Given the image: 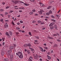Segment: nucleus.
Instances as JSON below:
<instances>
[{"label": "nucleus", "mask_w": 61, "mask_h": 61, "mask_svg": "<svg viewBox=\"0 0 61 61\" xmlns=\"http://www.w3.org/2000/svg\"><path fill=\"white\" fill-rule=\"evenodd\" d=\"M16 54L21 59L23 58V54L21 52H18L17 53H16Z\"/></svg>", "instance_id": "obj_1"}, {"label": "nucleus", "mask_w": 61, "mask_h": 61, "mask_svg": "<svg viewBox=\"0 0 61 61\" xmlns=\"http://www.w3.org/2000/svg\"><path fill=\"white\" fill-rule=\"evenodd\" d=\"M14 48L15 47H14V46H10L9 48L10 51H8V53L9 54L10 51L11 52H12V51H13V49H14Z\"/></svg>", "instance_id": "obj_2"}, {"label": "nucleus", "mask_w": 61, "mask_h": 61, "mask_svg": "<svg viewBox=\"0 0 61 61\" xmlns=\"http://www.w3.org/2000/svg\"><path fill=\"white\" fill-rule=\"evenodd\" d=\"M33 56L35 59H38V55L37 54H33Z\"/></svg>", "instance_id": "obj_3"}, {"label": "nucleus", "mask_w": 61, "mask_h": 61, "mask_svg": "<svg viewBox=\"0 0 61 61\" xmlns=\"http://www.w3.org/2000/svg\"><path fill=\"white\" fill-rule=\"evenodd\" d=\"M5 53V52H4V50H2L1 52V55L2 56H3L4 55Z\"/></svg>", "instance_id": "obj_4"}, {"label": "nucleus", "mask_w": 61, "mask_h": 61, "mask_svg": "<svg viewBox=\"0 0 61 61\" xmlns=\"http://www.w3.org/2000/svg\"><path fill=\"white\" fill-rule=\"evenodd\" d=\"M5 35L7 36H8V37L9 38H10L11 37H10V35L9 34L8 32H6L5 33Z\"/></svg>", "instance_id": "obj_5"}, {"label": "nucleus", "mask_w": 61, "mask_h": 61, "mask_svg": "<svg viewBox=\"0 0 61 61\" xmlns=\"http://www.w3.org/2000/svg\"><path fill=\"white\" fill-rule=\"evenodd\" d=\"M19 2V1L18 0H14V4H17Z\"/></svg>", "instance_id": "obj_6"}, {"label": "nucleus", "mask_w": 61, "mask_h": 61, "mask_svg": "<svg viewBox=\"0 0 61 61\" xmlns=\"http://www.w3.org/2000/svg\"><path fill=\"white\" fill-rule=\"evenodd\" d=\"M42 12H43V10H41L40 11H39L38 12L40 15H41L42 14Z\"/></svg>", "instance_id": "obj_7"}, {"label": "nucleus", "mask_w": 61, "mask_h": 61, "mask_svg": "<svg viewBox=\"0 0 61 61\" xmlns=\"http://www.w3.org/2000/svg\"><path fill=\"white\" fill-rule=\"evenodd\" d=\"M40 48L41 49V51L42 52H43V51H44V50H43V48L41 47H40Z\"/></svg>", "instance_id": "obj_8"}, {"label": "nucleus", "mask_w": 61, "mask_h": 61, "mask_svg": "<svg viewBox=\"0 0 61 61\" xmlns=\"http://www.w3.org/2000/svg\"><path fill=\"white\" fill-rule=\"evenodd\" d=\"M4 61H9V59L7 58H6L4 59Z\"/></svg>", "instance_id": "obj_9"}, {"label": "nucleus", "mask_w": 61, "mask_h": 61, "mask_svg": "<svg viewBox=\"0 0 61 61\" xmlns=\"http://www.w3.org/2000/svg\"><path fill=\"white\" fill-rule=\"evenodd\" d=\"M54 28H55L56 30H57V26L56 25H54Z\"/></svg>", "instance_id": "obj_10"}, {"label": "nucleus", "mask_w": 61, "mask_h": 61, "mask_svg": "<svg viewBox=\"0 0 61 61\" xmlns=\"http://www.w3.org/2000/svg\"><path fill=\"white\" fill-rule=\"evenodd\" d=\"M23 4L25 5H26V6H29V4H27L25 3H24Z\"/></svg>", "instance_id": "obj_11"}, {"label": "nucleus", "mask_w": 61, "mask_h": 61, "mask_svg": "<svg viewBox=\"0 0 61 61\" xmlns=\"http://www.w3.org/2000/svg\"><path fill=\"white\" fill-rule=\"evenodd\" d=\"M40 5L41 6H42V7H43V6H45V5H43L41 3H40Z\"/></svg>", "instance_id": "obj_12"}, {"label": "nucleus", "mask_w": 61, "mask_h": 61, "mask_svg": "<svg viewBox=\"0 0 61 61\" xmlns=\"http://www.w3.org/2000/svg\"><path fill=\"white\" fill-rule=\"evenodd\" d=\"M54 2V1L53 0L50 1L49 2V4H51Z\"/></svg>", "instance_id": "obj_13"}, {"label": "nucleus", "mask_w": 61, "mask_h": 61, "mask_svg": "<svg viewBox=\"0 0 61 61\" xmlns=\"http://www.w3.org/2000/svg\"><path fill=\"white\" fill-rule=\"evenodd\" d=\"M53 23H51L49 25V26H50V27H51V26H53Z\"/></svg>", "instance_id": "obj_14"}, {"label": "nucleus", "mask_w": 61, "mask_h": 61, "mask_svg": "<svg viewBox=\"0 0 61 61\" xmlns=\"http://www.w3.org/2000/svg\"><path fill=\"white\" fill-rule=\"evenodd\" d=\"M10 35L12 36V32L11 31H9V33Z\"/></svg>", "instance_id": "obj_15"}, {"label": "nucleus", "mask_w": 61, "mask_h": 61, "mask_svg": "<svg viewBox=\"0 0 61 61\" xmlns=\"http://www.w3.org/2000/svg\"><path fill=\"white\" fill-rule=\"evenodd\" d=\"M50 28L51 29H53L54 28V27L53 26H51L50 27Z\"/></svg>", "instance_id": "obj_16"}, {"label": "nucleus", "mask_w": 61, "mask_h": 61, "mask_svg": "<svg viewBox=\"0 0 61 61\" xmlns=\"http://www.w3.org/2000/svg\"><path fill=\"white\" fill-rule=\"evenodd\" d=\"M57 45L56 44H54L53 46V47H57Z\"/></svg>", "instance_id": "obj_17"}, {"label": "nucleus", "mask_w": 61, "mask_h": 61, "mask_svg": "<svg viewBox=\"0 0 61 61\" xmlns=\"http://www.w3.org/2000/svg\"><path fill=\"white\" fill-rule=\"evenodd\" d=\"M33 14V12L32 11H30V12L29 13V14L30 15H32V14Z\"/></svg>", "instance_id": "obj_18"}, {"label": "nucleus", "mask_w": 61, "mask_h": 61, "mask_svg": "<svg viewBox=\"0 0 61 61\" xmlns=\"http://www.w3.org/2000/svg\"><path fill=\"white\" fill-rule=\"evenodd\" d=\"M19 9H22V10H24L25 9V8L24 7H21L19 8Z\"/></svg>", "instance_id": "obj_19"}, {"label": "nucleus", "mask_w": 61, "mask_h": 61, "mask_svg": "<svg viewBox=\"0 0 61 61\" xmlns=\"http://www.w3.org/2000/svg\"><path fill=\"white\" fill-rule=\"evenodd\" d=\"M27 46L29 47H30L31 46V45L29 44H27Z\"/></svg>", "instance_id": "obj_20"}, {"label": "nucleus", "mask_w": 61, "mask_h": 61, "mask_svg": "<svg viewBox=\"0 0 61 61\" xmlns=\"http://www.w3.org/2000/svg\"><path fill=\"white\" fill-rule=\"evenodd\" d=\"M8 12H6L5 13V16H6L7 15H8Z\"/></svg>", "instance_id": "obj_21"}, {"label": "nucleus", "mask_w": 61, "mask_h": 61, "mask_svg": "<svg viewBox=\"0 0 61 61\" xmlns=\"http://www.w3.org/2000/svg\"><path fill=\"white\" fill-rule=\"evenodd\" d=\"M51 8V6H49L47 8V9H50Z\"/></svg>", "instance_id": "obj_22"}, {"label": "nucleus", "mask_w": 61, "mask_h": 61, "mask_svg": "<svg viewBox=\"0 0 61 61\" xmlns=\"http://www.w3.org/2000/svg\"><path fill=\"white\" fill-rule=\"evenodd\" d=\"M51 58L50 56H49L48 57L47 59L49 60L51 59Z\"/></svg>", "instance_id": "obj_23"}, {"label": "nucleus", "mask_w": 61, "mask_h": 61, "mask_svg": "<svg viewBox=\"0 0 61 61\" xmlns=\"http://www.w3.org/2000/svg\"><path fill=\"white\" fill-rule=\"evenodd\" d=\"M44 24V22L43 21H41V25H43Z\"/></svg>", "instance_id": "obj_24"}, {"label": "nucleus", "mask_w": 61, "mask_h": 61, "mask_svg": "<svg viewBox=\"0 0 61 61\" xmlns=\"http://www.w3.org/2000/svg\"><path fill=\"white\" fill-rule=\"evenodd\" d=\"M48 13L49 14H52V11L50 10V11Z\"/></svg>", "instance_id": "obj_25"}, {"label": "nucleus", "mask_w": 61, "mask_h": 61, "mask_svg": "<svg viewBox=\"0 0 61 61\" xmlns=\"http://www.w3.org/2000/svg\"><path fill=\"white\" fill-rule=\"evenodd\" d=\"M56 17H58V18H59V17L60 16H59V15H56Z\"/></svg>", "instance_id": "obj_26"}, {"label": "nucleus", "mask_w": 61, "mask_h": 61, "mask_svg": "<svg viewBox=\"0 0 61 61\" xmlns=\"http://www.w3.org/2000/svg\"><path fill=\"white\" fill-rule=\"evenodd\" d=\"M10 58H13V55H11L10 56Z\"/></svg>", "instance_id": "obj_27"}, {"label": "nucleus", "mask_w": 61, "mask_h": 61, "mask_svg": "<svg viewBox=\"0 0 61 61\" xmlns=\"http://www.w3.org/2000/svg\"><path fill=\"white\" fill-rule=\"evenodd\" d=\"M29 34L30 36H32V34H31V32H29Z\"/></svg>", "instance_id": "obj_28"}, {"label": "nucleus", "mask_w": 61, "mask_h": 61, "mask_svg": "<svg viewBox=\"0 0 61 61\" xmlns=\"http://www.w3.org/2000/svg\"><path fill=\"white\" fill-rule=\"evenodd\" d=\"M28 60L29 61H32V60L30 59V58H29L28 59Z\"/></svg>", "instance_id": "obj_29"}, {"label": "nucleus", "mask_w": 61, "mask_h": 61, "mask_svg": "<svg viewBox=\"0 0 61 61\" xmlns=\"http://www.w3.org/2000/svg\"><path fill=\"white\" fill-rule=\"evenodd\" d=\"M29 49H32L31 50V51H34V49H32V48L30 47H29Z\"/></svg>", "instance_id": "obj_30"}, {"label": "nucleus", "mask_w": 61, "mask_h": 61, "mask_svg": "<svg viewBox=\"0 0 61 61\" xmlns=\"http://www.w3.org/2000/svg\"><path fill=\"white\" fill-rule=\"evenodd\" d=\"M19 2H20V3H24V2L23 1H19Z\"/></svg>", "instance_id": "obj_31"}, {"label": "nucleus", "mask_w": 61, "mask_h": 61, "mask_svg": "<svg viewBox=\"0 0 61 61\" xmlns=\"http://www.w3.org/2000/svg\"><path fill=\"white\" fill-rule=\"evenodd\" d=\"M51 21H53V22H56V20L54 19H51Z\"/></svg>", "instance_id": "obj_32"}, {"label": "nucleus", "mask_w": 61, "mask_h": 61, "mask_svg": "<svg viewBox=\"0 0 61 61\" xmlns=\"http://www.w3.org/2000/svg\"><path fill=\"white\" fill-rule=\"evenodd\" d=\"M24 46H25V47H27V44H25L24 45Z\"/></svg>", "instance_id": "obj_33"}, {"label": "nucleus", "mask_w": 61, "mask_h": 61, "mask_svg": "<svg viewBox=\"0 0 61 61\" xmlns=\"http://www.w3.org/2000/svg\"><path fill=\"white\" fill-rule=\"evenodd\" d=\"M49 39H53V38L49 37Z\"/></svg>", "instance_id": "obj_34"}, {"label": "nucleus", "mask_w": 61, "mask_h": 61, "mask_svg": "<svg viewBox=\"0 0 61 61\" xmlns=\"http://www.w3.org/2000/svg\"><path fill=\"white\" fill-rule=\"evenodd\" d=\"M36 10H32V11L33 12H36Z\"/></svg>", "instance_id": "obj_35"}, {"label": "nucleus", "mask_w": 61, "mask_h": 61, "mask_svg": "<svg viewBox=\"0 0 61 61\" xmlns=\"http://www.w3.org/2000/svg\"><path fill=\"white\" fill-rule=\"evenodd\" d=\"M51 17H52V18H53L54 19V18H55V17H54V16H53V15H52L51 16Z\"/></svg>", "instance_id": "obj_36"}, {"label": "nucleus", "mask_w": 61, "mask_h": 61, "mask_svg": "<svg viewBox=\"0 0 61 61\" xmlns=\"http://www.w3.org/2000/svg\"><path fill=\"white\" fill-rule=\"evenodd\" d=\"M14 11L13 10H11L10 11V12H9V13H12V12H13Z\"/></svg>", "instance_id": "obj_37"}, {"label": "nucleus", "mask_w": 61, "mask_h": 61, "mask_svg": "<svg viewBox=\"0 0 61 61\" xmlns=\"http://www.w3.org/2000/svg\"><path fill=\"white\" fill-rule=\"evenodd\" d=\"M52 36H57V34H53L52 35Z\"/></svg>", "instance_id": "obj_38"}, {"label": "nucleus", "mask_w": 61, "mask_h": 61, "mask_svg": "<svg viewBox=\"0 0 61 61\" xmlns=\"http://www.w3.org/2000/svg\"><path fill=\"white\" fill-rule=\"evenodd\" d=\"M36 39H39V37L38 36L36 37Z\"/></svg>", "instance_id": "obj_39"}, {"label": "nucleus", "mask_w": 61, "mask_h": 61, "mask_svg": "<svg viewBox=\"0 0 61 61\" xmlns=\"http://www.w3.org/2000/svg\"><path fill=\"white\" fill-rule=\"evenodd\" d=\"M5 25L6 27H8V25L7 23H6V24H5Z\"/></svg>", "instance_id": "obj_40"}, {"label": "nucleus", "mask_w": 61, "mask_h": 61, "mask_svg": "<svg viewBox=\"0 0 61 61\" xmlns=\"http://www.w3.org/2000/svg\"><path fill=\"white\" fill-rule=\"evenodd\" d=\"M36 23V21L35 20H34L32 21L33 23Z\"/></svg>", "instance_id": "obj_41"}, {"label": "nucleus", "mask_w": 61, "mask_h": 61, "mask_svg": "<svg viewBox=\"0 0 61 61\" xmlns=\"http://www.w3.org/2000/svg\"><path fill=\"white\" fill-rule=\"evenodd\" d=\"M9 8V6H7L6 7V9H7V8Z\"/></svg>", "instance_id": "obj_42"}, {"label": "nucleus", "mask_w": 61, "mask_h": 61, "mask_svg": "<svg viewBox=\"0 0 61 61\" xmlns=\"http://www.w3.org/2000/svg\"><path fill=\"white\" fill-rule=\"evenodd\" d=\"M1 12H3V11H4V10L2 9H1L0 10Z\"/></svg>", "instance_id": "obj_43"}, {"label": "nucleus", "mask_w": 61, "mask_h": 61, "mask_svg": "<svg viewBox=\"0 0 61 61\" xmlns=\"http://www.w3.org/2000/svg\"><path fill=\"white\" fill-rule=\"evenodd\" d=\"M41 21L40 20H39L38 21V23H40L41 22Z\"/></svg>", "instance_id": "obj_44"}, {"label": "nucleus", "mask_w": 61, "mask_h": 61, "mask_svg": "<svg viewBox=\"0 0 61 61\" xmlns=\"http://www.w3.org/2000/svg\"><path fill=\"white\" fill-rule=\"evenodd\" d=\"M16 34L17 35L18 34H19V33L18 32H16Z\"/></svg>", "instance_id": "obj_45"}, {"label": "nucleus", "mask_w": 61, "mask_h": 61, "mask_svg": "<svg viewBox=\"0 0 61 61\" xmlns=\"http://www.w3.org/2000/svg\"><path fill=\"white\" fill-rule=\"evenodd\" d=\"M27 52H28V54H30V52L29 51H27Z\"/></svg>", "instance_id": "obj_46"}, {"label": "nucleus", "mask_w": 61, "mask_h": 61, "mask_svg": "<svg viewBox=\"0 0 61 61\" xmlns=\"http://www.w3.org/2000/svg\"><path fill=\"white\" fill-rule=\"evenodd\" d=\"M44 48L46 49H48V48L46 47H44Z\"/></svg>", "instance_id": "obj_47"}, {"label": "nucleus", "mask_w": 61, "mask_h": 61, "mask_svg": "<svg viewBox=\"0 0 61 61\" xmlns=\"http://www.w3.org/2000/svg\"><path fill=\"white\" fill-rule=\"evenodd\" d=\"M20 22L21 23H23V21H22V20H20Z\"/></svg>", "instance_id": "obj_48"}, {"label": "nucleus", "mask_w": 61, "mask_h": 61, "mask_svg": "<svg viewBox=\"0 0 61 61\" xmlns=\"http://www.w3.org/2000/svg\"><path fill=\"white\" fill-rule=\"evenodd\" d=\"M57 41H58V42H61V41L59 39H57Z\"/></svg>", "instance_id": "obj_49"}, {"label": "nucleus", "mask_w": 61, "mask_h": 61, "mask_svg": "<svg viewBox=\"0 0 61 61\" xmlns=\"http://www.w3.org/2000/svg\"><path fill=\"white\" fill-rule=\"evenodd\" d=\"M46 15H49V14L48 13H46Z\"/></svg>", "instance_id": "obj_50"}, {"label": "nucleus", "mask_w": 61, "mask_h": 61, "mask_svg": "<svg viewBox=\"0 0 61 61\" xmlns=\"http://www.w3.org/2000/svg\"><path fill=\"white\" fill-rule=\"evenodd\" d=\"M5 21L6 22H9V20H5Z\"/></svg>", "instance_id": "obj_51"}, {"label": "nucleus", "mask_w": 61, "mask_h": 61, "mask_svg": "<svg viewBox=\"0 0 61 61\" xmlns=\"http://www.w3.org/2000/svg\"><path fill=\"white\" fill-rule=\"evenodd\" d=\"M30 1L31 2H34V1H35V0H30Z\"/></svg>", "instance_id": "obj_52"}, {"label": "nucleus", "mask_w": 61, "mask_h": 61, "mask_svg": "<svg viewBox=\"0 0 61 61\" xmlns=\"http://www.w3.org/2000/svg\"><path fill=\"white\" fill-rule=\"evenodd\" d=\"M34 41L35 42H38V41L37 40H35Z\"/></svg>", "instance_id": "obj_53"}, {"label": "nucleus", "mask_w": 61, "mask_h": 61, "mask_svg": "<svg viewBox=\"0 0 61 61\" xmlns=\"http://www.w3.org/2000/svg\"><path fill=\"white\" fill-rule=\"evenodd\" d=\"M13 58H10V60L11 61H12V60H13Z\"/></svg>", "instance_id": "obj_54"}, {"label": "nucleus", "mask_w": 61, "mask_h": 61, "mask_svg": "<svg viewBox=\"0 0 61 61\" xmlns=\"http://www.w3.org/2000/svg\"><path fill=\"white\" fill-rule=\"evenodd\" d=\"M11 1H12V2H13V3H14L15 0L14 1V0H12Z\"/></svg>", "instance_id": "obj_55"}, {"label": "nucleus", "mask_w": 61, "mask_h": 61, "mask_svg": "<svg viewBox=\"0 0 61 61\" xmlns=\"http://www.w3.org/2000/svg\"><path fill=\"white\" fill-rule=\"evenodd\" d=\"M51 53H53V50L51 51Z\"/></svg>", "instance_id": "obj_56"}, {"label": "nucleus", "mask_w": 61, "mask_h": 61, "mask_svg": "<svg viewBox=\"0 0 61 61\" xmlns=\"http://www.w3.org/2000/svg\"><path fill=\"white\" fill-rule=\"evenodd\" d=\"M17 29H18V30H19L20 29V28H18V27H16Z\"/></svg>", "instance_id": "obj_57"}, {"label": "nucleus", "mask_w": 61, "mask_h": 61, "mask_svg": "<svg viewBox=\"0 0 61 61\" xmlns=\"http://www.w3.org/2000/svg\"><path fill=\"white\" fill-rule=\"evenodd\" d=\"M30 58H31V59H33V57L32 56H30Z\"/></svg>", "instance_id": "obj_58"}, {"label": "nucleus", "mask_w": 61, "mask_h": 61, "mask_svg": "<svg viewBox=\"0 0 61 61\" xmlns=\"http://www.w3.org/2000/svg\"><path fill=\"white\" fill-rule=\"evenodd\" d=\"M43 45L44 46H46V43H45L44 44H43Z\"/></svg>", "instance_id": "obj_59"}, {"label": "nucleus", "mask_w": 61, "mask_h": 61, "mask_svg": "<svg viewBox=\"0 0 61 61\" xmlns=\"http://www.w3.org/2000/svg\"><path fill=\"white\" fill-rule=\"evenodd\" d=\"M16 7H18L17 6H15L14 7V8H16Z\"/></svg>", "instance_id": "obj_60"}, {"label": "nucleus", "mask_w": 61, "mask_h": 61, "mask_svg": "<svg viewBox=\"0 0 61 61\" xmlns=\"http://www.w3.org/2000/svg\"><path fill=\"white\" fill-rule=\"evenodd\" d=\"M3 19H1V20H0L1 22H3Z\"/></svg>", "instance_id": "obj_61"}, {"label": "nucleus", "mask_w": 61, "mask_h": 61, "mask_svg": "<svg viewBox=\"0 0 61 61\" xmlns=\"http://www.w3.org/2000/svg\"><path fill=\"white\" fill-rule=\"evenodd\" d=\"M8 16L9 17H10L11 16L10 15H8Z\"/></svg>", "instance_id": "obj_62"}, {"label": "nucleus", "mask_w": 61, "mask_h": 61, "mask_svg": "<svg viewBox=\"0 0 61 61\" xmlns=\"http://www.w3.org/2000/svg\"><path fill=\"white\" fill-rule=\"evenodd\" d=\"M2 39L3 41H4L5 39H4V38H2Z\"/></svg>", "instance_id": "obj_63"}, {"label": "nucleus", "mask_w": 61, "mask_h": 61, "mask_svg": "<svg viewBox=\"0 0 61 61\" xmlns=\"http://www.w3.org/2000/svg\"><path fill=\"white\" fill-rule=\"evenodd\" d=\"M12 24L13 25H15V24H14V22H12Z\"/></svg>", "instance_id": "obj_64"}]
</instances>
